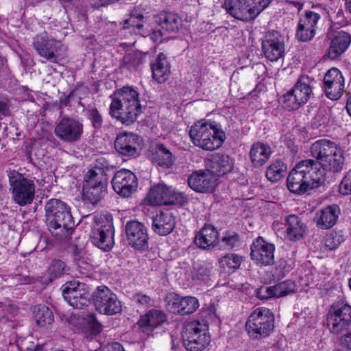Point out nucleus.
<instances>
[{"mask_svg": "<svg viewBox=\"0 0 351 351\" xmlns=\"http://www.w3.org/2000/svg\"><path fill=\"white\" fill-rule=\"evenodd\" d=\"M110 115L125 125L133 123L141 113L138 92L132 86H123L111 96Z\"/></svg>", "mask_w": 351, "mask_h": 351, "instance_id": "1", "label": "nucleus"}, {"mask_svg": "<svg viewBox=\"0 0 351 351\" xmlns=\"http://www.w3.org/2000/svg\"><path fill=\"white\" fill-rule=\"evenodd\" d=\"M46 220L49 230L57 239L67 238L74 226L70 208L62 201L51 199L45 205Z\"/></svg>", "mask_w": 351, "mask_h": 351, "instance_id": "2", "label": "nucleus"}, {"mask_svg": "<svg viewBox=\"0 0 351 351\" xmlns=\"http://www.w3.org/2000/svg\"><path fill=\"white\" fill-rule=\"evenodd\" d=\"M189 134L195 146L210 152L220 147L226 138L223 131L215 122L205 119L196 122Z\"/></svg>", "mask_w": 351, "mask_h": 351, "instance_id": "3", "label": "nucleus"}, {"mask_svg": "<svg viewBox=\"0 0 351 351\" xmlns=\"http://www.w3.org/2000/svg\"><path fill=\"white\" fill-rule=\"evenodd\" d=\"M180 335L187 351H204L211 341L209 326L204 320L189 322L182 328Z\"/></svg>", "mask_w": 351, "mask_h": 351, "instance_id": "4", "label": "nucleus"}, {"mask_svg": "<svg viewBox=\"0 0 351 351\" xmlns=\"http://www.w3.org/2000/svg\"><path fill=\"white\" fill-rule=\"evenodd\" d=\"M270 3V0H226L224 8L232 17L250 21L256 19Z\"/></svg>", "mask_w": 351, "mask_h": 351, "instance_id": "5", "label": "nucleus"}, {"mask_svg": "<svg viewBox=\"0 0 351 351\" xmlns=\"http://www.w3.org/2000/svg\"><path fill=\"white\" fill-rule=\"evenodd\" d=\"M274 328V313L267 308H256L246 322V330L250 336L259 339L270 335Z\"/></svg>", "mask_w": 351, "mask_h": 351, "instance_id": "6", "label": "nucleus"}, {"mask_svg": "<svg viewBox=\"0 0 351 351\" xmlns=\"http://www.w3.org/2000/svg\"><path fill=\"white\" fill-rule=\"evenodd\" d=\"M7 172L15 203L21 206L32 204L36 189L34 180L24 177L23 174L14 170Z\"/></svg>", "mask_w": 351, "mask_h": 351, "instance_id": "7", "label": "nucleus"}, {"mask_svg": "<svg viewBox=\"0 0 351 351\" xmlns=\"http://www.w3.org/2000/svg\"><path fill=\"white\" fill-rule=\"evenodd\" d=\"M313 79L308 75H300L294 86L283 96L284 106L289 110H296L306 104L313 95Z\"/></svg>", "mask_w": 351, "mask_h": 351, "instance_id": "8", "label": "nucleus"}, {"mask_svg": "<svg viewBox=\"0 0 351 351\" xmlns=\"http://www.w3.org/2000/svg\"><path fill=\"white\" fill-rule=\"evenodd\" d=\"M33 45L40 56L53 63L58 62L64 55V47L61 42L45 33L37 35Z\"/></svg>", "mask_w": 351, "mask_h": 351, "instance_id": "9", "label": "nucleus"}, {"mask_svg": "<svg viewBox=\"0 0 351 351\" xmlns=\"http://www.w3.org/2000/svg\"><path fill=\"white\" fill-rule=\"evenodd\" d=\"M327 324L332 333L348 330L351 325V306L344 302L332 304L327 315Z\"/></svg>", "mask_w": 351, "mask_h": 351, "instance_id": "10", "label": "nucleus"}, {"mask_svg": "<svg viewBox=\"0 0 351 351\" xmlns=\"http://www.w3.org/2000/svg\"><path fill=\"white\" fill-rule=\"evenodd\" d=\"M96 310L101 314L114 315L121 311V304L117 296L107 287H98L93 294Z\"/></svg>", "mask_w": 351, "mask_h": 351, "instance_id": "11", "label": "nucleus"}, {"mask_svg": "<svg viewBox=\"0 0 351 351\" xmlns=\"http://www.w3.org/2000/svg\"><path fill=\"white\" fill-rule=\"evenodd\" d=\"M95 224L93 226L90 239L93 244L97 247L108 251L114 245L113 228L112 224L107 221L98 222V218L94 217Z\"/></svg>", "mask_w": 351, "mask_h": 351, "instance_id": "12", "label": "nucleus"}, {"mask_svg": "<svg viewBox=\"0 0 351 351\" xmlns=\"http://www.w3.org/2000/svg\"><path fill=\"white\" fill-rule=\"evenodd\" d=\"M114 191L120 196L129 197L136 191L138 182L134 173L122 169L115 173L112 180Z\"/></svg>", "mask_w": 351, "mask_h": 351, "instance_id": "13", "label": "nucleus"}, {"mask_svg": "<svg viewBox=\"0 0 351 351\" xmlns=\"http://www.w3.org/2000/svg\"><path fill=\"white\" fill-rule=\"evenodd\" d=\"M262 49L265 58L271 62L278 61L285 53L282 36L277 31L266 33L262 42Z\"/></svg>", "mask_w": 351, "mask_h": 351, "instance_id": "14", "label": "nucleus"}, {"mask_svg": "<svg viewBox=\"0 0 351 351\" xmlns=\"http://www.w3.org/2000/svg\"><path fill=\"white\" fill-rule=\"evenodd\" d=\"M175 199V189L165 183H158L150 188L145 202L152 206L173 205Z\"/></svg>", "mask_w": 351, "mask_h": 351, "instance_id": "15", "label": "nucleus"}, {"mask_svg": "<svg viewBox=\"0 0 351 351\" xmlns=\"http://www.w3.org/2000/svg\"><path fill=\"white\" fill-rule=\"evenodd\" d=\"M345 88V80L341 71L337 68H331L324 77V89L326 95L331 100H337L343 95Z\"/></svg>", "mask_w": 351, "mask_h": 351, "instance_id": "16", "label": "nucleus"}, {"mask_svg": "<svg viewBox=\"0 0 351 351\" xmlns=\"http://www.w3.org/2000/svg\"><path fill=\"white\" fill-rule=\"evenodd\" d=\"M56 135L66 142L78 141L83 133V124L73 118L64 117L54 130Z\"/></svg>", "mask_w": 351, "mask_h": 351, "instance_id": "17", "label": "nucleus"}, {"mask_svg": "<svg viewBox=\"0 0 351 351\" xmlns=\"http://www.w3.org/2000/svg\"><path fill=\"white\" fill-rule=\"evenodd\" d=\"M275 245L263 237H257L251 245V257L256 264L270 265L274 263Z\"/></svg>", "mask_w": 351, "mask_h": 351, "instance_id": "18", "label": "nucleus"}, {"mask_svg": "<svg viewBox=\"0 0 351 351\" xmlns=\"http://www.w3.org/2000/svg\"><path fill=\"white\" fill-rule=\"evenodd\" d=\"M126 234L130 245L138 250L148 247V235L145 226L137 221H131L126 224Z\"/></svg>", "mask_w": 351, "mask_h": 351, "instance_id": "19", "label": "nucleus"}, {"mask_svg": "<svg viewBox=\"0 0 351 351\" xmlns=\"http://www.w3.org/2000/svg\"><path fill=\"white\" fill-rule=\"evenodd\" d=\"M216 178L207 170L193 172L188 178L189 186L199 193L212 192L216 186Z\"/></svg>", "mask_w": 351, "mask_h": 351, "instance_id": "20", "label": "nucleus"}, {"mask_svg": "<svg viewBox=\"0 0 351 351\" xmlns=\"http://www.w3.org/2000/svg\"><path fill=\"white\" fill-rule=\"evenodd\" d=\"M206 170L215 177L223 176L233 168V160L229 155H210L205 160Z\"/></svg>", "mask_w": 351, "mask_h": 351, "instance_id": "21", "label": "nucleus"}, {"mask_svg": "<svg viewBox=\"0 0 351 351\" xmlns=\"http://www.w3.org/2000/svg\"><path fill=\"white\" fill-rule=\"evenodd\" d=\"M300 162L311 189L324 184L326 180L325 171L316 159L302 160Z\"/></svg>", "mask_w": 351, "mask_h": 351, "instance_id": "22", "label": "nucleus"}, {"mask_svg": "<svg viewBox=\"0 0 351 351\" xmlns=\"http://www.w3.org/2000/svg\"><path fill=\"white\" fill-rule=\"evenodd\" d=\"M305 173L301 162L298 163L290 171L287 178V186L289 190L295 194H303L311 189L306 181Z\"/></svg>", "mask_w": 351, "mask_h": 351, "instance_id": "23", "label": "nucleus"}, {"mask_svg": "<svg viewBox=\"0 0 351 351\" xmlns=\"http://www.w3.org/2000/svg\"><path fill=\"white\" fill-rule=\"evenodd\" d=\"M320 19V15L312 11L306 12L305 16L300 20L297 37L301 41L311 40L315 36V27Z\"/></svg>", "mask_w": 351, "mask_h": 351, "instance_id": "24", "label": "nucleus"}, {"mask_svg": "<svg viewBox=\"0 0 351 351\" xmlns=\"http://www.w3.org/2000/svg\"><path fill=\"white\" fill-rule=\"evenodd\" d=\"M166 321L167 316L164 312L160 310L151 309L141 316L137 324L143 332L149 335Z\"/></svg>", "mask_w": 351, "mask_h": 351, "instance_id": "25", "label": "nucleus"}, {"mask_svg": "<svg viewBox=\"0 0 351 351\" xmlns=\"http://www.w3.org/2000/svg\"><path fill=\"white\" fill-rule=\"evenodd\" d=\"M114 147L119 154L141 151V138L133 133L119 134L114 141Z\"/></svg>", "mask_w": 351, "mask_h": 351, "instance_id": "26", "label": "nucleus"}, {"mask_svg": "<svg viewBox=\"0 0 351 351\" xmlns=\"http://www.w3.org/2000/svg\"><path fill=\"white\" fill-rule=\"evenodd\" d=\"M285 238L290 241H297L303 238L306 227L301 219L295 215L286 218Z\"/></svg>", "mask_w": 351, "mask_h": 351, "instance_id": "27", "label": "nucleus"}, {"mask_svg": "<svg viewBox=\"0 0 351 351\" xmlns=\"http://www.w3.org/2000/svg\"><path fill=\"white\" fill-rule=\"evenodd\" d=\"M219 241V234L217 229L212 225H206L195 237V243L199 247L208 249L215 246Z\"/></svg>", "mask_w": 351, "mask_h": 351, "instance_id": "28", "label": "nucleus"}, {"mask_svg": "<svg viewBox=\"0 0 351 351\" xmlns=\"http://www.w3.org/2000/svg\"><path fill=\"white\" fill-rule=\"evenodd\" d=\"M340 210L338 206L332 205L323 208L316 213L315 221L318 228L327 229L333 226L339 217Z\"/></svg>", "mask_w": 351, "mask_h": 351, "instance_id": "29", "label": "nucleus"}, {"mask_svg": "<svg viewBox=\"0 0 351 351\" xmlns=\"http://www.w3.org/2000/svg\"><path fill=\"white\" fill-rule=\"evenodd\" d=\"M351 42V36L343 31L338 32L332 38L328 49V57L335 59L340 56L348 47Z\"/></svg>", "mask_w": 351, "mask_h": 351, "instance_id": "30", "label": "nucleus"}, {"mask_svg": "<svg viewBox=\"0 0 351 351\" xmlns=\"http://www.w3.org/2000/svg\"><path fill=\"white\" fill-rule=\"evenodd\" d=\"M175 219L171 214L162 212L152 219V229L160 235H167L173 229Z\"/></svg>", "mask_w": 351, "mask_h": 351, "instance_id": "31", "label": "nucleus"}, {"mask_svg": "<svg viewBox=\"0 0 351 351\" xmlns=\"http://www.w3.org/2000/svg\"><path fill=\"white\" fill-rule=\"evenodd\" d=\"M152 77L158 83L165 82L170 74V64L163 53H160L151 64Z\"/></svg>", "mask_w": 351, "mask_h": 351, "instance_id": "32", "label": "nucleus"}, {"mask_svg": "<svg viewBox=\"0 0 351 351\" xmlns=\"http://www.w3.org/2000/svg\"><path fill=\"white\" fill-rule=\"evenodd\" d=\"M62 292L64 300L67 302L73 300H77V298L90 295L85 284L80 283L75 280L65 283L62 287Z\"/></svg>", "mask_w": 351, "mask_h": 351, "instance_id": "33", "label": "nucleus"}, {"mask_svg": "<svg viewBox=\"0 0 351 351\" xmlns=\"http://www.w3.org/2000/svg\"><path fill=\"white\" fill-rule=\"evenodd\" d=\"M316 160L324 171H339L344 164L343 155H317Z\"/></svg>", "mask_w": 351, "mask_h": 351, "instance_id": "34", "label": "nucleus"}, {"mask_svg": "<svg viewBox=\"0 0 351 351\" xmlns=\"http://www.w3.org/2000/svg\"><path fill=\"white\" fill-rule=\"evenodd\" d=\"M107 193V187L83 184L82 197L84 199L95 204L102 199Z\"/></svg>", "mask_w": 351, "mask_h": 351, "instance_id": "35", "label": "nucleus"}, {"mask_svg": "<svg viewBox=\"0 0 351 351\" xmlns=\"http://www.w3.org/2000/svg\"><path fill=\"white\" fill-rule=\"evenodd\" d=\"M33 318L36 324L40 327H46L53 322L52 311L43 304H38L34 307Z\"/></svg>", "mask_w": 351, "mask_h": 351, "instance_id": "36", "label": "nucleus"}, {"mask_svg": "<svg viewBox=\"0 0 351 351\" xmlns=\"http://www.w3.org/2000/svg\"><path fill=\"white\" fill-rule=\"evenodd\" d=\"M83 184L108 187V178L101 169L89 168L84 177Z\"/></svg>", "mask_w": 351, "mask_h": 351, "instance_id": "37", "label": "nucleus"}, {"mask_svg": "<svg viewBox=\"0 0 351 351\" xmlns=\"http://www.w3.org/2000/svg\"><path fill=\"white\" fill-rule=\"evenodd\" d=\"M145 62V55L139 51H132L124 56L122 60V66L128 70L137 69Z\"/></svg>", "mask_w": 351, "mask_h": 351, "instance_id": "38", "label": "nucleus"}, {"mask_svg": "<svg viewBox=\"0 0 351 351\" xmlns=\"http://www.w3.org/2000/svg\"><path fill=\"white\" fill-rule=\"evenodd\" d=\"M243 261V256L230 253L221 257L219 262L221 267H222L226 272L232 273L240 267Z\"/></svg>", "mask_w": 351, "mask_h": 351, "instance_id": "39", "label": "nucleus"}, {"mask_svg": "<svg viewBox=\"0 0 351 351\" xmlns=\"http://www.w3.org/2000/svg\"><path fill=\"white\" fill-rule=\"evenodd\" d=\"M337 152H339L337 145L327 139L318 140L311 147V154H337Z\"/></svg>", "mask_w": 351, "mask_h": 351, "instance_id": "40", "label": "nucleus"}, {"mask_svg": "<svg viewBox=\"0 0 351 351\" xmlns=\"http://www.w3.org/2000/svg\"><path fill=\"white\" fill-rule=\"evenodd\" d=\"M198 307V300L194 297H184L177 301V313L183 315L194 313Z\"/></svg>", "mask_w": 351, "mask_h": 351, "instance_id": "41", "label": "nucleus"}, {"mask_svg": "<svg viewBox=\"0 0 351 351\" xmlns=\"http://www.w3.org/2000/svg\"><path fill=\"white\" fill-rule=\"evenodd\" d=\"M286 171L287 167L285 163L280 160H277L267 168L266 177L271 182H278L284 177Z\"/></svg>", "mask_w": 351, "mask_h": 351, "instance_id": "42", "label": "nucleus"}, {"mask_svg": "<svg viewBox=\"0 0 351 351\" xmlns=\"http://www.w3.org/2000/svg\"><path fill=\"white\" fill-rule=\"evenodd\" d=\"M155 21L166 32H173L176 28V17L171 13L162 12L156 16Z\"/></svg>", "mask_w": 351, "mask_h": 351, "instance_id": "43", "label": "nucleus"}, {"mask_svg": "<svg viewBox=\"0 0 351 351\" xmlns=\"http://www.w3.org/2000/svg\"><path fill=\"white\" fill-rule=\"evenodd\" d=\"M212 266L209 263H196L191 272V277L193 280L204 281L210 273Z\"/></svg>", "mask_w": 351, "mask_h": 351, "instance_id": "44", "label": "nucleus"}, {"mask_svg": "<svg viewBox=\"0 0 351 351\" xmlns=\"http://www.w3.org/2000/svg\"><path fill=\"white\" fill-rule=\"evenodd\" d=\"M343 240L341 234L337 232H332L325 237L323 249L324 250H335L342 243Z\"/></svg>", "mask_w": 351, "mask_h": 351, "instance_id": "45", "label": "nucleus"}, {"mask_svg": "<svg viewBox=\"0 0 351 351\" xmlns=\"http://www.w3.org/2000/svg\"><path fill=\"white\" fill-rule=\"evenodd\" d=\"M65 264L60 260H53L48 268V273L51 278L60 276L64 271Z\"/></svg>", "mask_w": 351, "mask_h": 351, "instance_id": "46", "label": "nucleus"}, {"mask_svg": "<svg viewBox=\"0 0 351 351\" xmlns=\"http://www.w3.org/2000/svg\"><path fill=\"white\" fill-rule=\"evenodd\" d=\"M152 160L163 169H167L173 165L171 155H155Z\"/></svg>", "mask_w": 351, "mask_h": 351, "instance_id": "47", "label": "nucleus"}, {"mask_svg": "<svg viewBox=\"0 0 351 351\" xmlns=\"http://www.w3.org/2000/svg\"><path fill=\"white\" fill-rule=\"evenodd\" d=\"M222 242L227 247L232 249L239 245V237L234 232H227L222 238Z\"/></svg>", "mask_w": 351, "mask_h": 351, "instance_id": "48", "label": "nucleus"}, {"mask_svg": "<svg viewBox=\"0 0 351 351\" xmlns=\"http://www.w3.org/2000/svg\"><path fill=\"white\" fill-rule=\"evenodd\" d=\"M339 191L343 195L351 194V169L346 173L339 184Z\"/></svg>", "mask_w": 351, "mask_h": 351, "instance_id": "49", "label": "nucleus"}, {"mask_svg": "<svg viewBox=\"0 0 351 351\" xmlns=\"http://www.w3.org/2000/svg\"><path fill=\"white\" fill-rule=\"evenodd\" d=\"M279 288L281 290V296L283 297L295 292L296 285L291 280H285L279 283Z\"/></svg>", "mask_w": 351, "mask_h": 351, "instance_id": "50", "label": "nucleus"}, {"mask_svg": "<svg viewBox=\"0 0 351 351\" xmlns=\"http://www.w3.org/2000/svg\"><path fill=\"white\" fill-rule=\"evenodd\" d=\"M89 119L91 121L92 125L95 129H99L103 124V119L97 109L93 108L89 110Z\"/></svg>", "mask_w": 351, "mask_h": 351, "instance_id": "51", "label": "nucleus"}, {"mask_svg": "<svg viewBox=\"0 0 351 351\" xmlns=\"http://www.w3.org/2000/svg\"><path fill=\"white\" fill-rule=\"evenodd\" d=\"M341 351H351V332L341 335L339 339Z\"/></svg>", "mask_w": 351, "mask_h": 351, "instance_id": "52", "label": "nucleus"}, {"mask_svg": "<svg viewBox=\"0 0 351 351\" xmlns=\"http://www.w3.org/2000/svg\"><path fill=\"white\" fill-rule=\"evenodd\" d=\"M149 152L150 154H171L164 145L156 141L150 143Z\"/></svg>", "mask_w": 351, "mask_h": 351, "instance_id": "53", "label": "nucleus"}, {"mask_svg": "<svg viewBox=\"0 0 351 351\" xmlns=\"http://www.w3.org/2000/svg\"><path fill=\"white\" fill-rule=\"evenodd\" d=\"M89 298L90 295H85L84 297L77 298V300H71L68 302V303L74 308L83 309L88 305Z\"/></svg>", "mask_w": 351, "mask_h": 351, "instance_id": "54", "label": "nucleus"}, {"mask_svg": "<svg viewBox=\"0 0 351 351\" xmlns=\"http://www.w3.org/2000/svg\"><path fill=\"white\" fill-rule=\"evenodd\" d=\"M133 300L136 304L142 306L143 307H148L151 305V298L145 294L142 293H137L133 296Z\"/></svg>", "mask_w": 351, "mask_h": 351, "instance_id": "55", "label": "nucleus"}, {"mask_svg": "<svg viewBox=\"0 0 351 351\" xmlns=\"http://www.w3.org/2000/svg\"><path fill=\"white\" fill-rule=\"evenodd\" d=\"M143 19V14L133 12L131 14L130 19L125 21V23H128L130 25L141 29L143 25L141 21Z\"/></svg>", "mask_w": 351, "mask_h": 351, "instance_id": "56", "label": "nucleus"}, {"mask_svg": "<svg viewBox=\"0 0 351 351\" xmlns=\"http://www.w3.org/2000/svg\"><path fill=\"white\" fill-rule=\"evenodd\" d=\"M256 296L261 300L273 298L271 286H262L256 291Z\"/></svg>", "mask_w": 351, "mask_h": 351, "instance_id": "57", "label": "nucleus"}, {"mask_svg": "<svg viewBox=\"0 0 351 351\" xmlns=\"http://www.w3.org/2000/svg\"><path fill=\"white\" fill-rule=\"evenodd\" d=\"M271 149L269 145L263 143H256L253 144L250 154H270Z\"/></svg>", "mask_w": 351, "mask_h": 351, "instance_id": "58", "label": "nucleus"}, {"mask_svg": "<svg viewBox=\"0 0 351 351\" xmlns=\"http://www.w3.org/2000/svg\"><path fill=\"white\" fill-rule=\"evenodd\" d=\"M269 155H249L254 167L263 165L269 160Z\"/></svg>", "mask_w": 351, "mask_h": 351, "instance_id": "59", "label": "nucleus"}, {"mask_svg": "<svg viewBox=\"0 0 351 351\" xmlns=\"http://www.w3.org/2000/svg\"><path fill=\"white\" fill-rule=\"evenodd\" d=\"M88 328L91 333L96 335L101 332V325L92 316L90 317V322L88 325Z\"/></svg>", "mask_w": 351, "mask_h": 351, "instance_id": "60", "label": "nucleus"}, {"mask_svg": "<svg viewBox=\"0 0 351 351\" xmlns=\"http://www.w3.org/2000/svg\"><path fill=\"white\" fill-rule=\"evenodd\" d=\"M108 162L105 158L99 157L95 160V164L90 169H101L106 172L105 169H108Z\"/></svg>", "mask_w": 351, "mask_h": 351, "instance_id": "61", "label": "nucleus"}, {"mask_svg": "<svg viewBox=\"0 0 351 351\" xmlns=\"http://www.w3.org/2000/svg\"><path fill=\"white\" fill-rule=\"evenodd\" d=\"M165 302L167 303V308L169 311H174L176 308V298H175V293H169L166 298Z\"/></svg>", "mask_w": 351, "mask_h": 351, "instance_id": "62", "label": "nucleus"}, {"mask_svg": "<svg viewBox=\"0 0 351 351\" xmlns=\"http://www.w3.org/2000/svg\"><path fill=\"white\" fill-rule=\"evenodd\" d=\"M118 1L119 0H90V2L95 8H99L114 3Z\"/></svg>", "mask_w": 351, "mask_h": 351, "instance_id": "63", "label": "nucleus"}, {"mask_svg": "<svg viewBox=\"0 0 351 351\" xmlns=\"http://www.w3.org/2000/svg\"><path fill=\"white\" fill-rule=\"evenodd\" d=\"M105 351H125L122 346L117 342L108 344L105 348Z\"/></svg>", "mask_w": 351, "mask_h": 351, "instance_id": "64", "label": "nucleus"}]
</instances>
